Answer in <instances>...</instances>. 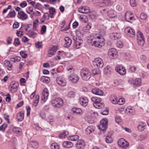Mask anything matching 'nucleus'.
Returning <instances> with one entry per match:
<instances>
[{"label":"nucleus","instance_id":"nucleus-28","mask_svg":"<svg viewBox=\"0 0 149 149\" xmlns=\"http://www.w3.org/2000/svg\"><path fill=\"white\" fill-rule=\"evenodd\" d=\"M95 129V127L93 126H88L85 130V132L87 134H89L93 132Z\"/></svg>","mask_w":149,"mask_h":149},{"label":"nucleus","instance_id":"nucleus-35","mask_svg":"<svg viewBox=\"0 0 149 149\" xmlns=\"http://www.w3.org/2000/svg\"><path fill=\"white\" fill-rule=\"evenodd\" d=\"M108 15L110 17H114L116 15V12L113 10H110L108 12Z\"/></svg>","mask_w":149,"mask_h":149},{"label":"nucleus","instance_id":"nucleus-6","mask_svg":"<svg viewBox=\"0 0 149 149\" xmlns=\"http://www.w3.org/2000/svg\"><path fill=\"white\" fill-rule=\"evenodd\" d=\"M19 84L16 81H13L11 82L9 87V90L10 91L13 93H15L17 90Z\"/></svg>","mask_w":149,"mask_h":149},{"label":"nucleus","instance_id":"nucleus-47","mask_svg":"<svg viewBox=\"0 0 149 149\" xmlns=\"http://www.w3.org/2000/svg\"><path fill=\"white\" fill-rule=\"evenodd\" d=\"M15 15V11H10L8 15V17L9 18L14 17Z\"/></svg>","mask_w":149,"mask_h":149},{"label":"nucleus","instance_id":"nucleus-62","mask_svg":"<svg viewBox=\"0 0 149 149\" xmlns=\"http://www.w3.org/2000/svg\"><path fill=\"white\" fill-rule=\"evenodd\" d=\"M43 18L45 19H49V14L47 13H45L44 14Z\"/></svg>","mask_w":149,"mask_h":149},{"label":"nucleus","instance_id":"nucleus-36","mask_svg":"<svg viewBox=\"0 0 149 149\" xmlns=\"http://www.w3.org/2000/svg\"><path fill=\"white\" fill-rule=\"evenodd\" d=\"M93 106L96 108L100 109L103 108L104 107V104L103 103H102L100 102L96 104H93Z\"/></svg>","mask_w":149,"mask_h":149},{"label":"nucleus","instance_id":"nucleus-31","mask_svg":"<svg viewBox=\"0 0 149 149\" xmlns=\"http://www.w3.org/2000/svg\"><path fill=\"white\" fill-rule=\"evenodd\" d=\"M40 80L43 83L47 84L50 81V79L47 77L43 76L41 77Z\"/></svg>","mask_w":149,"mask_h":149},{"label":"nucleus","instance_id":"nucleus-48","mask_svg":"<svg viewBox=\"0 0 149 149\" xmlns=\"http://www.w3.org/2000/svg\"><path fill=\"white\" fill-rule=\"evenodd\" d=\"M7 126V125L6 123L3 124L0 126V131L4 132Z\"/></svg>","mask_w":149,"mask_h":149},{"label":"nucleus","instance_id":"nucleus-44","mask_svg":"<svg viewBox=\"0 0 149 149\" xmlns=\"http://www.w3.org/2000/svg\"><path fill=\"white\" fill-rule=\"evenodd\" d=\"M26 11L27 13L29 14H31V13H33V8L31 6H29L26 8Z\"/></svg>","mask_w":149,"mask_h":149},{"label":"nucleus","instance_id":"nucleus-30","mask_svg":"<svg viewBox=\"0 0 149 149\" xmlns=\"http://www.w3.org/2000/svg\"><path fill=\"white\" fill-rule=\"evenodd\" d=\"M24 114L23 112H19L17 114V118L18 121H21L24 119Z\"/></svg>","mask_w":149,"mask_h":149},{"label":"nucleus","instance_id":"nucleus-27","mask_svg":"<svg viewBox=\"0 0 149 149\" xmlns=\"http://www.w3.org/2000/svg\"><path fill=\"white\" fill-rule=\"evenodd\" d=\"M63 146L65 148H69L73 147V145L72 143L70 141H65L62 144Z\"/></svg>","mask_w":149,"mask_h":149},{"label":"nucleus","instance_id":"nucleus-2","mask_svg":"<svg viewBox=\"0 0 149 149\" xmlns=\"http://www.w3.org/2000/svg\"><path fill=\"white\" fill-rule=\"evenodd\" d=\"M93 45L95 47L100 48L104 44V39L100 36H97L95 38V40L92 41Z\"/></svg>","mask_w":149,"mask_h":149},{"label":"nucleus","instance_id":"nucleus-20","mask_svg":"<svg viewBox=\"0 0 149 149\" xmlns=\"http://www.w3.org/2000/svg\"><path fill=\"white\" fill-rule=\"evenodd\" d=\"M4 65L8 70L11 71L13 70V65L8 60H6L4 61Z\"/></svg>","mask_w":149,"mask_h":149},{"label":"nucleus","instance_id":"nucleus-49","mask_svg":"<svg viewBox=\"0 0 149 149\" xmlns=\"http://www.w3.org/2000/svg\"><path fill=\"white\" fill-rule=\"evenodd\" d=\"M105 140L107 143H111L113 141V139L111 136H107L105 138Z\"/></svg>","mask_w":149,"mask_h":149},{"label":"nucleus","instance_id":"nucleus-63","mask_svg":"<svg viewBox=\"0 0 149 149\" xmlns=\"http://www.w3.org/2000/svg\"><path fill=\"white\" fill-rule=\"evenodd\" d=\"M20 6L22 8H23L27 6V3L25 1H24L20 3Z\"/></svg>","mask_w":149,"mask_h":149},{"label":"nucleus","instance_id":"nucleus-37","mask_svg":"<svg viewBox=\"0 0 149 149\" xmlns=\"http://www.w3.org/2000/svg\"><path fill=\"white\" fill-rule=\"evenodd\" d=\"M69 134V132L68 131H65L61 134L59 136L60 138L63 139L65 138Z\"/></svg>","mask_w":149,"mask_h":149},{"label":"nucleus","instance_id":"nucleus-21","mask_svg":"<svg viewBox=\"0 0 149 149\" xmlns=\"http://www.w3.org/2000/svg\"><path fill=\"white\" fill-rule=\"evenodd\" d=\"M57 50L56 46H54L50 49L48 52V56L51 57L55 54Z\"/></svg>","mask_w":149,"mask_h":149},{"label":"nucleus","instance_id":"nucleus-46","mask_svg":"<svg viewBox=\"0 0 149 149\" xmlns=\"http://www.w3.org/2000/svg\"><path fill=\"white\" fill-rule=\"evenodd\" d=\"M31 144L32 146L35 148H37L38 146V143L36 141H33L31 142Z\"/></svg>","mask_w":149,"mask_h":149},{"label":"nucleus","instance_id":"nucleus-59","mask_svg":"<svg viewBox=\"0 0 149 149\" xmlns=\"http://www.w3.org/2000/svg\"><path fill=\"white\" fill-rule=\"evenodd\" d=\"M67 69L68 72L70 73H72L74 71V69L72 66L68 67Z\"/></svg>","mask_w":149,"mask_h":149},{"label":"nucleus","instance_id":"nucleus-58","mask_svg":"<svg viewBox=\"0 0 149 149\" xmlns=\"http://www.w3.org/2000/svg\"><path fill=\"white\" fill-rule=\"evenodd\" d=\"M147 17V16L146 14L143 13H141L140 15V18L142 20L146 19Z\"/></svg>","mask_w":149,"mask_h":149},{"label":"nucleus","instance_id":"nucleus-23","mask_svg":"<svg viewBox=\"0 0 149 149\" xmlns=\"http://www.w3.org/2000/svg\"><path fill=\"white\" fill-rule=\"evenodd\" d=\"M92 91L93 93L100 96L104 94V93L102 90L96 88L93 89Z\"/></svg>","mask_w":149,"mask_h":149},{"label":"nucleus","instance_id":"nucleus-40","mask_svg":"<svg viewBox=\"0 0 149 149\" xmlns=\"http://www.w3.org/2000/svg\"><path fill=\"white\" fill-rule=\"evenodd\" d=\"M92 25L91 23H89L87 25L84 27L83 29L84 31L87 32V31L90 29L91 28Z\"/></svg>","mask_w":149,"mask_h":149},{"label":"nucleus","instance_id":"nucleus-54","mask_svg":"<svg viewBox=\"0 0 149 149\" xmlns=\"http://www.w3.org/2000/svg\"><path fill=\"white\" fill-rule=\"evenodd\" d=\"M137 0H130V5L133 7L135 6L136 5Z\"/></svg>","mask_w":149,"mask_h":149},{"label":"nucleus","instance_id":"nucleus-61","mask_svg":"<svg viewBox=\"0 0 149 149\" xmlns=\"http://www.w3.org/2000/svg\"><path fill=\"white\" fill-rule=\"evenodd\" d=\"M36 47L38 48H40L42 47V43L41 42H38L35 43Z\"/></svg>","mask_w":149,"mask_h":149},{"label":"nucleus","instance_id":"nucleus-14","mask_svg":"<svg viewBox=\"0 0 149 149\" xmlns=\"http://www.w3.org/2000/svg\"><path fill=\"white\" fill-rule=\"evenodd\" d=\"M125 18L127 21L131 22V21L134 19L132 13L130 11L127 12L125 14Z\"/></svg>","mask_w":149,"mask_h":149},{"label":"nucleus","instance_id":"nucleus-45","mask_svg":"<svg viewBox=\"0 0 149 149\" xmlns=\"http://www.w3.org/2000/svg\"><path fill=\"white\" fill-rule=\"evenodd\" d=\"M75 95V93L73 91L69 92L67 95L68 97L70 98L74 97Z\"/></svg>","mask_w":149,"mask_h":149},{"label":"nucleus","instance_id":"nucleus-16","mask_svg":"<svg viewBox=\"0 0 149 149\" xmlns=\"http://www.w3.org/2000/svg\"><path fill=\"white\" fill-rule=\"evenodd\" d=\"M17 16L19 18L23 20L28 18L27 15L22 10H20L18 12Z\"/></svg>","mask_w":149,"mask_h":149},{"label":"nucleus","instance_id":"nucleus-13","mask_svg":"<svg viewBox=\"0 0 149 149\" xmlns=\"http://www.w3.org/2000/svg\"><path fill=\"white\" fill-rule=\"evenodd\" d=\"M56 81L57 84L62 86H64L66 85V81L64 77L62 76H58L56 79Z\"/></svg>","mask_w":149,"mask_h":149},{"label":"nucleus","instance_id":"nucleus-64","mask_svg":"<svg viewBox=\"0 0 149 149\" xmlns=\"http://www.w3.org/2000/svg\"><path fill=\"white\" fill-rule=\"evenodd\" d=\"M12 61L14 62H19L21 60V58L19 56H17L15 58H12Z\"/></svg>","mask_w":149,"mask_h":149},{"label":"nucleus","instance_id":"nucleus-8","mask_svg":"<svg viewBox=\"0 0 149 149\" xmlns=\"http://www.w3.org/2000/svg\"><path fill=\"white\" fill-rule=\"evenodd\" d=\"M68 79L70 81L73 83H76L79 81V78L76 74L73 73L68 76Z\"/></svg>","mask_w":149,"mask_h":149},{"label":"nucleus","instance_id":"nucleus-50","mask_svg":"<svg viewBox=\"0 0 149 149\" xmlns=\"http://www.w3.org/2000/svg\"><path fill=\"white\" fill-rule=\"evenodd\" d=\"M47 29V27L45 25L42 26L41 28L40 34H43L45 33L46 32Z\"/></svg>","mask_w":149,"mask_h":149},{"label":"nucleus","instance_id":"nucleus-10","mask_svg":"<svg viewBox=\"0 0 149 149\" xmlns=\"http://www.w3.org/2000/svg\"><path fill=\"white\" fill-rule=\"evenodd\" d=\"M49 96V93L48 89L45 88L43 91L41 96V101L43 102H45Z\"/></svg>","mask_w":149,"mask_h":149},{"label":"nucleus","instance_id":"nucleus-7","mask_svg":"<svg viewBox=\"0 0 149 149\" xmlns=\"http://www.w3.org/2000/svg\"><path fill=\"white\" fill-rule=\"evenodd\" d=\"M117 51L115 48L110 49L108 51V54L109 57L111 59H113L117 57Z\"/></svg>","mask_w":149,"mask_h":149},{"label":"nucleus","instance_id":"nucleus-33","mask_svg":"<svg viewBox=\"0 0 149 149\" xmlns=\"http://www.w3.org/2000/svg\"><path fill=\"white\" fill-rule=\"evenodd\" d=\"M40 97L39 95H37L35 96V99L34 100L33 105L35 107H36L38 104L39 100Z\"/></svg>","mask_w":149,"mask_h":149},{"label":"nucleus","instance_id":"nucleus-43","mask_svg":"<svg viewBox=\"0 0 149 149\" xmlns=\"http://www.w3.org/2000/svg\"><path fill=\"white\" fill-rule=\"evenodd\" d=\"M13 132L17 134H19L22 131V129L19 127H14L13 128Z\"/></svg>","mask_w":149,"mask_h":149},{"label":"nucleus","instance_id":"nucleus-9","mask_svg":"<svg viewBox=\"0 0 149 149\" xmlns=\"http://www.w3.org/2000/svg\"><path fill=\"white\" fill-rule=\"evenodd\" d=\"M125 33L130 37L133 38L135 36V31L130 27L126 28L125 29Z\"/></svg>","mask_w":149,"mask_h":149},{"label":"nucleus","instance_id":"nucleus-22","mask_svg":"<svg viewBox=\"0 0 149 149\" xmlns=\"http://www.w3.org/2000/svg\"><path fill=\"white\" fill-rule=\"evenodd\" d=\"M79 11L80 13H87L89 12L90 9L87 7H81L79 8Z\"/></svg>","mask_w":149,"mask_h":149},{"label":"nucleus","instance_id":"nucleus-55","mask_svg":"<svg viewBox=\"0 0 149 149\" xmlns=\"http://www.w3.org/2000/svg\"><path fill=\"white\" fill-rule=\"evenodd\" d=\"M125 102V100L124 98H122L120 99L118 101V103L119 104L123 105Z\"/></svg>","mask_w":149,"mask_h":149},{"label":"nucleus","instance_id":"nucleus-51","mask_svg":"<svg viewBox=\"0 0 149 149\" xmlns=\"http://www.w3.org/2000/svg\"><path fill=\"white\" fill-rule=\"evenodd\" d=\"M137 41L139 45L141 46H143L144 45L145 42L144 39L137 40Z\"/></svg>","mask_w":149,"mask_h":149},{"label":"nucleus","instance_id":"nucleus-41","mask_svg":"<svg viewBox=\"0 0 149 149\" xmlns=\"http://www.w3.org/2000/svg\"><path fill=\"white\" fill-rule=\"evenodd\" d=\"M141 83V80L140 79L138 78L136 79L133 83L136 86H140Z\"/></svg>","mask_w":149,"mask_h":149},{"label":"nucleus","instance_id":"nucleus-12","mask_svg":"<svg viewBox=\"0 0 149 149\" xmlns=\"http://www.w3.org/2000/svg\"><path fill=\"white\" fill-rule=\"evenodd\" d=\"M118 143L119 146L124 148L128 147L129 146L128 143L123 138H121L118 140Z\"/></svg>","mask_w":149,"mask_h":149},{"label":"nucleus","instance_id":"nucleus-38","mask_svg":"<svg viewBox=\"0 0 149 149\" xmlns=\"http://www.w3.org/2000/svg\"><path fill=\"white\" fill-rule=\"evenodd\" d=\"M79 136L77 135H73L68 137V139L72 141H76L78 139Z\"/></svg>","mask_w":149,"mask_h":149},{"label":"nucleus","instance_id":"nucleus-32","mask_svg":"<svg viewBox=\"0 0 149 149\" xmlns=\"http://www.w3.org/2000/svg\"><path fill=\"white\" fill-rule=\"evenodd\" d=\"M146 123L144 122H141V124L139 125L137 128L139 131L142 132L145 129Z\"/></svg>","mask_w":149,"mask_h":149},{"label":"nucleus","instance_id":"nucleus-39","mask_svg":"<svg viewBox=\"0 0 149 149\" xmlns=\"http://www.w3.org/2000/svg\"><path fill=\"white\" fill-rule=\"evenodd\" d=\"M51 149H59V145L57 143H53L50 146Z\"/></svg>","mask_w":149,"mask_h":149},{"label":"nucleus","instance_id":"nucleus-25","mask_svg":"<svg viewBox=\"0 0 149 149\" xmlns=\"http://www.w3.org/2000/svg\"><path fill=\"white\" fill-rule=\"evenodd\" d=\"M121 36V34L118 33H113L111 34L110 37L111 39L116 40L120 39Z\"/></svg>","mask_w":149,"mask_h":149},{"label":"nucleus","instance_id":"nucleus-3","mask_svg":"<svg viewBox=\"0 0 149 149\" xmlns=\"http://www.w3.org/2000/svg\"><path fill=\"white\" fill-rule=\"evenodd\" d=\"M51 103L53 107L58 108L61 107L64 104L63 100L59 97H56L53 100Z\"/></svg>","mask_w":149,"mask_h":149},{"label":"nucleus","instance_id":"nucleus-34","mask_svg":"<svg viewBox=\"0 0 149 149\" xmlns=\"http://www.w3.org/2000/svg\"><path fill=\"white\" fill-rule=\"evenodd\" d=\"M92 101L94 102L93 104H97L100 102L101 101V98L97 97H93L91 98Z\"/></svg>","mask_w":149,"mask_h":149},{"label":"nucleus","instance_id":"nucleus-60","mask_svg":"<svg viewBox=\"0 0 149 149\" xmlns=\"http://www.w3.org/2000/svg\"><path fill=\"white\" fill-rule=\"evenodd\" d=\"M72 112H80L82 111L81 109L77 107H74L72 109Z\"/></svg>","mask_w":149,"mask_h":149},{"label":"nucleus","instance_id":"nucleus-17","mask_svg":"<svg viewBox=\"0 0 149 149\" xmlns=\"http://www.w3.org/2000/svg\"><path fill=\"white\" fill-rule=\"evenodd\" d=\"M85 143L83 140H79L77 142L76 144V147L78 149L83 148L85 146Z\"/></svg>","mask_w":149,"mask_h":149},{"label":"nucleus","instance_id":"nucleus-42","mask_svg":"<svg viewBox=\"0 0 149 149\" xmlns=\"http://www.w3.org/2000/svg\"><path fill=\"white\" fill-rule=\"evenodd\" d=\"M137 36V40L144 39L143 34L139 31L138 32Z\"/></svg>","mask_w":149,"mask_h":149},{"label":"nucleus","instance_id":"nucleus-11","mask_svg":"<svg viewBox=\"0 0 149 149\" xmlns=\"http://www.w3.org/2000/svg\"><path fill=\"white\" fill-rule=\"evenodd\" d=\"M115 70L121 75H124L126 73V70L125 68L120 65H116Z\"/></svg>","mask_w":149,"mask_h":149},{"label":"nucleus","instance_id":"nucleus-15","mask_svg":"<svg viewBox=\"0 0 149 149\" xmlns=\"http://www.w3.org/2000/svg\"><path fill=\"white\" fill-rule=\"evenodd\" d=\"M80 37L77 36L76 38V40L75 41L74 47L77 49H78L81 46L83 41L80 39Z\"/></svg>","mask_w":149,"mask_h":149},{"label":"nucleus","instance_id":"nucleus-52","mask_svg":"<svg viewBox=\"0 0 149 149\" xmlns=\"http://www.w3.org/2000/svg\"><path fill=\"white\" fill-rule=\"evenodd\" d=\"M79 19L82 22H87L86 17L84 15H81L79 17Z\"/></svg>","mask_w":149,"mask_h":149},{"label":"nucleus","instance_id":"nucleus-26","mask_svg":"<svg viewBox=\"0 0 149 149\" xmlns=\"http://www.w3.org/2000/svg\"><path fill=\"white\" fill-rule=\"evenodd\" d=\"M65 43L64 46L65 47H69L72 43V40L68 37H66L65 38Z\"/></svg>","mask_w":149,"mask_h":149},{"label":"nucleus","instance_id":"nucleus-53","mask_svg":"<svg viewBox=\"0 0 149 149\" xmlns=\"http://www.w3.org/2000/svg\"><path fill=\"white\" fill-rule=\"evenodd\" d=\"M29 34L30 36L33 38H35L36 36V33L32 31H29Z\"/></svg>","mask_w":149,"mask_h":149},{"label":"nucleus","instance_id":"nucleus-18","mask_svg":"<svg viewBox=\"0 0 149 149\" xmlns=\"http://www.w3.org/2000/svg\"><path fill=\"white\" fill-rule=\"evenodd\" d=\"M111 3V0H102L99 5L101 7L110 5Z\"/></svg>","mask_w":149,"mask_h":149},{"label":"nucleus","instance_id":"nucleus-56","mask_svg":"<svg viewBox=\"0 0 149 149\" xmlns=\"http://www.w3.org/2000/svg\"><path fill=\"white\" fill-rule=\"evenodd\" d=\"M49 13L51 15L54 14L56 12L55 9L53 8L49 7Z\"/></svg>","mask_w":149,"mask_h":149},{"label":"nucleus","instance_id":"nucleus-4","mask_svg":"<svg viewBox=\"0 0 149 149\" xmlns=\"http://www.w3.org/2000/svg\"><path fill=\"white\" fill-rule=\"evenodd\" d=\"M93 64L95 68H101L104 65L102 60L100 58H95L93 61Z\"/></svg>","mask_w":149,"mask_h":149},{"label":"nucleus","instance_id":"nucleus-1","mask_svg":"<svg viewBox=\"0 0 149 149\" xmlns=\"http://www.w3.org/2000/svg\"><path fill=\"white\" fill-rule=\"evenodd\" d=\"M81 75L83 80L87 81L91 78V73L88 69H83L81 71Z\"/></svg>","mask_w":149,"mask_h":149},{"label":"nucleus","instance_id":"nucleus-19","mask_svg":"<svg viewBox=\"0 0 149 149\" xmlns=\"http://www.w3.org/2000/svg\"><path fill=\"white\" fill-rule=\"evenodd\" d=\"M88 100L86 97H81L80 99V102L81 104L83 107H85L87 106Z\"/></svg>","mask_w":149,"mask_h":149},{"label":"nucleus","instance_id":"nucleus-24","mask_svg":"<svg viewBox=\"0 0 149 149\" xmlns=\"http://www.w3.org/2000/svg\"><path fill=\"white\" fill-rule=\"evenodd\" d=\"M113 71L112 68L109 66H107L104 69V73L106 75H110Z\"/></svg>","mask_w":149,"mask_h":149},{"label":"nucleus","instance_id":"nucleus-5","mask_svg":"<svg viewBox=\"0 0 149 149\" xmlns=\"http://www.w3.org/2000/svg\"><path fill=\"white\" fill-rule=\"evenodd\" d=\"M108 121L107 119L102 120L98 126V128L101 131L104 132L107 129L108 126Z\"/></svg>","mask_w":149,"mask_h":149},{"label":"nucleus","instance_id":"nucleus-57","mask_svg":"<svg viewBox=\"0 0 149 149\" xmlns=\"http://www.w3.org/2000/svg\"><path fill=\"white\" fill-rule=\"evenodd\" d=\"M20 44V42L19 38H16L15 39L14 44L15 45H18Z\"/></svg>","mask_w":149,"mask_h":149},{"label":"nucleus","instance_id":"nucleus-29","mask_svg":"<svg viewBox=\"0 0 149 149\" xmlns=\"http://www.w3.org/2000/svg\"><path fill=\"white\" fill-rule=\"evenodd\" d=\"M118 97L114 95H111L110 98L111 102L113 104H116L118 103Z\"/></svg>","mask_w":149,"mask_h":149}]
</instances>
